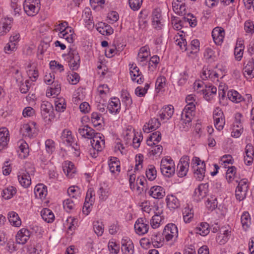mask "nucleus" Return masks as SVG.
Segmentation results:
<instances>
[{
  "mask_svg": "<svg viewBox=\"0 0 254 254\" xmlns=\"http://www.w3.org/2000/svg\"><path fill=\"white\" fill-rule=\"evenodd\" d=\"M91 144L94 150L101 151L104 147L105 140L104 136L100 133L97 134L91 140Z\"/></svg>",
  "mask_w": 254,
  "mask_h": 254,
  "instance_id": "obj_10",
  "label": "nucleus"
},
{
  "mask_svg": "<svg viewBox=\"0 0 254 254\" xmlns=\"http://www.w3.org/2000/svg\"><path fill=\"white\" fill-rule=\"evenodd\" d=\"M193 114L190 113V112H186L183 111L181 115V121L182 124H185L187 126V129L188 128L189 126H190V123L192 119Z\"/></svg>",
  "mask_w": 254,
  "mask_h": 254,
  "instance_id": "obj_42",
  "label": "nucleus"
},
{
  "mask_svg": "<svg viewBox=\"0 0 254 254\" xmlns=\"http://www.w3.org/2000/svg\"><path fill=\"white\" fill-rule=\"evenodd\" d=\"M55 108L57 111L63 112L66 108V103L65 99L61 98H57L55 101Z\"/></svg>",
  "mask_w": 254,
  "mask_h": 254,
  "instance_id": "obj_45",
  "label": "nucleus"
},
{
  "mask_svg": "<svg viewBox=\"0 0 254 254\" xmlns=\"http://www.w3.org/2000/svg\"><path fill=\"white\" fill-rule=\"evenodd\" d=\"M183 19L185 21L189 22L190 26L192 27H194L197 25V20L195 17H194L193 14L189 13L185 15Z\"/></svg>",
  "mask_w": 254,
  "mask_h": 254,
  "instance_id": "obj_51",
  "label": "nucleus"
},
{
  "mask_svg": "<svg viewBox=\"0 0 254 254\" xmlns=\"http://www.w3.org/2000/svg\"><path fill=\"white\" fill-rule=\"evenodd\" d=\"M191 165L195 177L198 181H202L204 178L205 172V164L204 161H201L199 157H194L191 160Z\"/></svg>",
  "mask_w": 254,
  "mask_h": 254,
  "instance_id": "obj_1",
  "label": "nucleus"
},
{
  "mask_svg": "<svg viewBox=\"0 0 254 254\" xmlns=\"http://www.w3.org/2000/svg\"><path fill=\"white\" fill-rule=\"evenodd\" d=\"M16 189L13 186H9L1 191V196L5 199L11 198L16 193Z\"/></svg>",
  "mask_w": 254,
  "mask_h": 254,
  "instance_id": "obj_40",
  "label": "nucleus"
},
{
  "mask_svg": "<svg viewBox=\"0 0 254 254\" xmlns=\"http://www.w3.org/2000/svg\"><path fill=\"white\" fill-rule=\"evenodd\" d=\"M148 222L145 218H138L134 224V229L136 233L139 235L146 234L149 229Z\"/></svg>",
  "mask_w": 254,
  "mask_h": 254,
  "instance_id": "obj_9",
  "label": "nucleus"
},
{
  "mask_svg": "<svg viewBox=\"0 0 254 254\" xmlns=\"http://www.w3.org/2000/svg\"><path fill=\"white\" fill-rule=\"evenodd\" d=\"M53 110V106L50 102L46 101L42 102L41 105V112L44 120H46L48 116H50Z\"/></svg>",
  "mask_w": 254,
  "mask_h": 254,
  "instance_id": "obj_24",
  "label": "nucleus"
},
{
  "mask_svg": "<svg viewBox=\"0 0 254 254\" xmlns=\"http://www.w3.org/2000/svg\"><path fill=\"white\" fill-rule=\"evenodd\" d=\"M82 18L87 24L91 25L93 23V17H92L91 10L89 7H85L82 12Z\"/></svg>",
  "mask_w": 254,
  "mask_h": 254,
  "instance_id": "obj_43",
  "label": "nucleus"
},
{
  "mask_svg": "<svg viewBox=\"0 0 254 254\" xmlns=\"http://www.w3.org/2000/svg\"><path fill=\"white\" fill-rule=\"evenodd\" d=\"M166 200L167 206L170 209H175L180 206L179 200L173 194L168 195Z\"/></svg>",
  "mask_w": 254,
  "mask_h": 254,
  "instance_id": "obj_31",
  "label": "nucleus"
},
{
  "mask_svg": "<svg viewBox=\"0 0 254 254\" xmlns=\"http://www.w3.org/2000/svg\"><path fill=\"white\" fill-rule=\"evenodd\" d=\"M56 30L60 31L59 35L61 38L65 39L69 43L73 42V30L68 26L67 22L64 21L60 23Z\"/></svg>",
  "mask_w": 254,
  "mask_h": 254,
  "instance_id": "obj_4",
  "label": "nucleus"
},
{
  "mask_svg": "<svg viewBox=\"0 0 254 254\" xmlns=\"http://www.w3.org/2000/svg\"><path fill=\"white\" fill-rule=\"evenodd\" d=\"M199 41L198 39L192 40L191 41L190 44V49L191 50V51H190V53H197L199 51Z\"/></svg>",
  "mask_w": 254,
  "mask_h": 254,
  "instance_id": "obj_61",
  "label": "nucleus"
},
{
  "mask_svg": "<svg viewBox=\"0 0 254 254\" xmlns=\"http://www.w3.org/2000/svg\"><path fill=\"white\" fill-rule=\"evenodd\" d=\"M93 229L95 233L98 236H101L104 232V225L102 222L99 221L94 222Z\"/></svg>",
  "mask_w": 254,
  "mask_h": 254,
  "instance_id": "obj_54",
  "label": "nucleus"
},
{
  "mask_svg": "<svg viewBox=\"0 0 254 254\" xmlns=\"http://www.w3.org/2000/svg\"><path fill=\"white\" fill-rule=\"evenodd\" d=\"M31 232L27 229L22 228L17 233L16 240L19 244H24L29 239L31 236Z\"/></svg>",
  "mask_w": 254,
  "mask_h": 254,
  "instance_id": "obj_14",
  "label": "nucleus"
},
{
  "mask_svg": "<svg viewBox=\"0 0 254 254\" xmlns=\"http://www.w3.org/2000/svg\"><path fill=\"white\" fill-rule=\"evenodd\" d=\"M210 230L209 225L206 222L200 223L195 229V233L202 236L208 235Z\"/></svg>",
  "mask_w": 254,
  "mask_h": 254,
  "instance_id": "obj_33",
  "label": "nucleus"
},
{
  "mask_svg": "<svg viewBox=\"0 0 254 254\" xmlns=\"http://www.w3.org/2000/svg\"><path fill=\"white\" fill-rule=\"evenodd\" d=\"M244 28L246 35H252L254 33V22L250 19L246 20Z\"/></svg>",
  "mask_w": 254,
  "mask_h": 254,
  "instance_id": "obj_48",
  "label": "nucleus"
},
{
  "mask_svg": "<svg viewBox=\"0 0 254 254\" xmlns=\"http://www.w3.org/2000/svg\"><path fill=\"white\" fill-rule=\"evenodd\" d=\"M161 140V133L160 131H157L152 133L150 137L147 139L146 142L147 144L150 146H153L155 145V141L157 143L159 142Z\"/></svg>",
  "mask_w": 254,
  "mask_h": 254,
  "instance_id": "obj_38",
  "label": "nucleus"
},
{
  "mask_svg": "<svg viewBox=\"0 0 254 254\" xmlns=\"http://www.w3.org/2000/svg\"><path fill=\"white\" fill-rule=\"evenodd\" d=\"M11 18H2L0 21V35H3L6 34L11 28Z\"/></svg>",
  "mask_w": 254,
  "mask_h": 254,
  "instance_id": "obj_25",
  "label": "nucleus"
},
{
  "mask_svg": "<svg viewBox=\"0 0 254 254\" xmlns=\"http://www.w3.org/2000/svg\"><path fill=\"white\" fill-rule=\"evenodd\" d=\"M208 185L207 184H201L195 189L194 192V196L197 200H201L205 197L208 192Z\"/></svg>",
  "mask_w": 254,
  "mask_h": 254,
  "instance_id": "obj_19",
  "label": "nucleus"
},
{
  "mask_svg": "<svg viewBox=\"0 0 254 254\" xmlns=\"http://www.w3.org/2000/svg\"><path fill=\"white\" fill-rule=\"evenodd\" d=\"M9 140V131L6 127L0 128V151L4 149Z\"/></svg>",
  "mask_w": 254,
  "mask_h": 254,
  "instance_id": "obj_18",
  "label": "nucleus"
},
{
  "mask_svg": "<svg viewBox=\"0 0 254 254\" xmlns=\"http://www.w3.org/2000/svg\"><path fill=\"white\" fill-rule=\"evenodd\" d=\"M61 139L63 142L67 145H72V143H73V138L71 132L67 129L63 130L61 135Z\"/></svg>",
  "mask_w": 254,
  "mask_h": 254,
  "instance_id": "obj_37",
  "label": "nucleus"
},
{
  "mask_svg": "<svg viewBox=\"0 0 254 254\" xmlns=\"http://www.w3.org/2000/svg\"><path fill=\"white\" fill-rule=\"evenodd\" d=\"M79 79L80 76L79 74L74 71L69 73L67 76V80L72 85L76 84L79 82Z\"/></svg>",
  "mask_w": 254,
  "mask_h": 254,
  "instance_id": "obj_55",
  "label": "nucleus"
},
{
  "mask_svg": "<svg viewBox=\"0 0 254 254\" xmlns=\"http://www.w3.org/2000/svg\"><path fill=\"white\" fill-rule=\"evenodd\" d=\"M91 120L94 127H97L101 125L100 122V121H101V115L98 113H92L91 116Z\"/></svg>",
  "mask_w": 254,
  "mask_h": 254,
  "instance_id": "obj_60",
  "label": "nucleus"
},
{
  "mask_svg": "<svg viewBox=\"0 0 254 254\" xmlns=\"http://www.w3.org/2000/svg\"><path fill=\"white\" fill-rule=\"evenodd\" d=\"M160 62V58L157 55L152 56L148 62V68L149 70L153 71Z\"/></svg>",
  "mask_w": 254,
  "mask_h": 254,
  "instance_id": "obj_52",
  "label": "nucleus"
},
{
  "mask_svg": "<svg viewBox=\"0 0 254 254\" xmlns=\"http://www.w3.org/2000/svg\"><path fill=\"white\" fill-rule=\"evenodd\" d=\"M146 176L150 181H153L156 178L157 171L153 165H150L148 166L146 170Z\"/></svg>",
  "mask_w": 254,
  "mask_h": 254,
  "instance_id": "obj_46",
  "label": "nucleus"
},
{
  "mask_svg": "<svg viewBox=\"0 0 254 254\" xmlns=\"http://www.w3.org/2000/svg\"><path fill=\"white\" fill-rule=\"evenodd\" d=\"M40 7V0H25L23 3L24 10L28 16L36 15L39 12Z\"/></svg>",
  "mask_w": 254,
  "mask_h": 254,
  "instance_id": "obj_3",
  "label": "nucleus"
},
{
  "mask_svg": "<svg viewBox=\"0 0 254 254\" xmlns=\"http://www.w3.org/2000/svg\"><path fill=\"white\" fill-rule=\"evenodd\" d=\"M107 109L111 114H118L121 110V103L118 98H112L109 103Z\"/></svg>",
  "mask_w": 254,
  "mask_h": 254,
  "instance_id": "obj_17",
  "label": "nucleus"
},
{
  "mask_svg": "<svg viewBox=\"0 0 254 254\" xmlns=\"http://www.w3.org/2000/svg\"><path fill=\"white\" fill-rule=\"evenodd\" d=\"M103 26H99L97 28L100 33L103 35H110L113 33V29L110 25L105 23H103Z\"/></svg>",
  "mask_w": 254,
  "mask_h": 254,
  "instance_id": "obj_44",
  "label": "nucleus"
},
{
  "mask_svg": "<svg viewBox=\"0 0 254 254\" xmlns=\"http://www.w3.org/2000/svg\"><path fill=\"white\" fill-rule=\"evenodd\" d=\"M122 251L126 254H132L134 251L133 243L128 238L122 241Z\"/></svg>",
  "mask_w": 254,
  "mask_h": 254,
  "instance_id": "obj_22",
  "label": "nucleus"
},
{
  "mask_svg": "<svg viewBox=\"0 0 254 254\" xmlns=\"http://www.w3.org/2000/svg\"><path fill=\"white\" fill-rule=\"evenodd\" d=\"M18 150L17 152L19 157L22 159L27 157L29 152L28 144L23 140H20L18 142Z\"/></svg>",
  "mask_w": 254,
  "mask_h": 254,
  "instance_id": "obj_23",
  "label": "nucleus"
},
{
  "mask_svg": "<svg viewBox=\"0 0 254 254\" xmlns=\"http://www.w3.org/2000/svg\"><path fill=\"white\" fill-rule=\"evenodd\" d=\"M129 66L130 75L132 80L138 84L143 83L144 81L143 75L140 71L139 68L134 64H130Z\"/></svg>",
  "mask_w": 254,
  "mask_h": 254,
  "instance_id": "obj_8",
  "label": "nucleus"
},
{
  "mask_svg": "<svg viewBox=\"0 0 254 254\" xmlns=\"http://www.w3.org/2000/svg\"><path fill=\"white\" fill-rule=\"evenodd\" d=\"M228 98L235 103H240L243 100V97L235 90H230L227 93Z\"/></svg>",
  "mask_w": 254,
  "mask_h": 254,
  "instance_id": "obj_39",
  "label": "nucleus"
},
{
  "mask_svg": "<svg viewBox=\"0 0 254 254\" xmlns=\"http://www.w3.org/2000/svg\"><path fill=\"white\" fill-rule=\"evenodd\" d=\"M41 215L42 219L46 222L52 223L55 220V215L50 209L43 208L41 211Z\"/></svg>",
  "mask_w": 254,
  "mask_h": 254,
  "instance_id": "obj_32",
  "label": "nucleus"
},
{
  "mask_svg": "<svg viewBox=\"0 0 254 254\" xmlns=\"http://www.w3.org/2000/svg\"><path fill=\"white\" fill-rule=\"evenodd\" d=\"M121 98L123 103L126 106V110L128 109L132 103V101L129 93L127 90H122Z\"/></svg>",
  "mask_w": 254,
  "mask_h": 254,
  "instance_id": "obj_36",
  "label": "nucleus"
},
{
  "mask_svg": "<svg viewBox=\"0 0 254 254\" xmlns=\"http://www.w3.org/2000/svg\"><path fill=\"white\" fill-rule=\"evenodd\" d=\"M63 171L64 174L69 178L73 177L76 172V169L74 165L70 161L65 162L64 165L63 166Z\"/></svg>",
  "mask_w": 254,
  "mask_h": 254,
  "instance_id": "obj_27",
  "label": "nucleus"
},
{
  "mask_svg": "<svg viewBox=\"0 0 254 254\" xmlns=\"http://www.w3.org/2000/svg\"><path fill=\"white\" fill-rule=\"evenodd\" d=\"M128 3L131 9L137 10L142 4V0H128Z\"/></svg>",
  "mask_w": 254,
  "mask_h": 254,
  "instance_id": "obj_64",
  "label": "nucleus"
},
{
  "mask_svg": "<svg viewBox=\"0 0 254 254\" xmlns=\"http://www.w3.org/2000/svg\"><path fill=\"white\" fill-rule=\"evenodd\" d=\"M34 192L36 197L44 198L47 194V187L43 184H39L35 187Z\"/></svg>",
  "mask_w": 254,
  "mask_h": 254,
  "instance_id": "obj_26",
  "label": "nucleus"
},
{
  "mask_svg": "<svg viewBox=\"0 0 254 254\" xmlns=\"http://www.w3.org/2000/svg\"><path fill=\"white\" fill-rule=\"evenodd\" d=\"M68 56L69 68L72 70H77L80 64V58L78 52L75 50L70 49Z\"/></svg>",
  "mask_w": 254,
  "mask_h": 254,
  "instance_id": "obj_6",
  "label": "nucleus"
},
{
  "mask_svg": "<svg viewBox=\"0 0 254 254\" xmlns=\"http://www.w3.org/2000/svg\"><path fill=\"white\" fill-rule=\"evenodd\" d=\"M190 157L188 156H182L177 166V174L179 177L186 176L190 167Z\"/></svg>",
  "mask_w": 254,
  "mask_h": 254,
  "instance_id": "obj_5",
  "label": "nucleus"
},
{
  "mask_svg": "<svg viewBox=\"0 0 254 254\" xmlns=\"http://www.w3.org/2000/svg\"><path fill=\"white\" fill-rule=\"evenodd\" d=\"M45 144L47 152L50 154H52L56 148L54 141L51 139H48L46 140Z\"/></svg>",
  "mask_w": 254,
  "mask_h": 254,
  "instance_id": "obj_53",
  "label": "nucleus"
},
{
  "mask_svg": "<svg viewBox=\"0 0 254 254\" xmlns=\"http://www.w3.org/2000/svg\"><path fill=\"white\" fill-rule=\"evenodd\" d=\"M162 235L167 241L172 240L174 237L177 238L178 235L177 227L173 223L167 224L164 229Z\"/></svg>",
  "mask_w": 254,
  "mask_h": 254,
  "instance_id": "obj_7",
  "label": "nucleus"
},
{
  "mask_svg": "<svg viewBox=\"0 0 254 254\" xmlns=\"http://www.w3.org/2000/svg\"><path fill=\"white\" fill-rule=\"evenodd\" d=\"M254 70V60L252 58L251 61L248 62L245 66L243 70L244 74L247 78H252L254 77L253 71Z\"/></svg>",
  "mask_w": 254,
  "mask_h": 254,
  "instance_id": "obj_30",
  "label": "nucleus"
},
{
  "mask_svg": "<svg viewBox=\"0 0 254 254\" xmlns=\"http://www.w3.org/2000/svg\"><path fill=\"white\" fill-rule=\"evenodd\" d=\"M164 237L162 234L154 232L150 237V242L152 243L154 247L160 248L163 246Z\"/></svg>",
  "mask_w": 254,
  "mask_h": 254,
  "instance_id": "obj_20",
  "label": "nucleus"
},
{
  "mask_svg": "<svg viewBox=\"0 0 254 254\" xmlns=\"http://www.w3.org/2000/svg\"><path fill=\"white\" fill-rule=\"evenodd\" d=\"M174 107L172 105H168L167 106L164 107L160 114V117L162 120H169L171 118L174 114Z\"/></svg>",
  "mask_w": 254,
  "mask_h": 254,
  "instance_id": "obj_29",
  "label": "nucleus"
},
{
  "mask_svg": "<svg viewBox=\"0 0 254 254\" xmlns=\"http://www.w3.org/2000/svg\"><path fill=\"white\" fill-rule=\"evenodd\" d=\"M21 130L23 134L28 137L32 136V128L30 124H25L22 125Z\"/></svg>",
  "mask_w": 254,
  "mask_h": 254,
  "instance_id": "obj_58",
  "label": "nucleus"
},
{
  "mask_svg": "<svg viewBox=\"0 0 254 254\" xmlns=\"http://www.w3.org/2000/svg\"><path fill=\"white\" fill-rule=\"evenodd\" d=\"M172 6L176 13L184 16L187 14L186 5L182 1L174 0L172 2Z\"/></svg>",
  "mask_w": 254,
  "mask_h": 254,
  "instance_id": "obj_16",
  "label": "nucleus"
},
{
  "mask_svg": "<svg viewBox=\"0 0 254 254\" xmlns=\"http://www.w3.org/2000/svg\"><path fill=\"white\" fill-rule=\"evenodd\" d=\"M241 220L244 229L246 230L250 227L251 222L250 216L248 212H245L243 213L241 216Z\"/></svg>",
  "mask_w": 254,
  "mask_h": 254,
  "instance_id": "obj_47",
  "label": "nucleus"
},
{
  "mask_svg": "<svg viewBox=\"0 0 254 254\" xmlns=\"http://www.w3.org/2000/svg\"><path fill=\"white\" fill-rule=\"evenodd\" d=\"M7 217L9 223L15 227H19L21 224V221L15 212L11 211L8 213Z\"/></svg>",
  "mask_w": 254,
  "mask_h": 254,
  "instance_id": "obj_35",
  "label": "nucleus"
},
{
  "mask_svg": "<svg viewBox=\"0 0 254 254\" xmlns=\"http://www.w3.org/2000/svg\"><path fill=\"white\" fill-rule=\"evenodd\" d=\"M180 37L179 39L176 40V44L180 47L182 50L186 51L188 50L187 41L182 37V35H180Z\"/></svg>",
  "mask_w": 254,
  "mask_h": 254,
  "instance_id": "obj_59",
  "label": "nucleus"
},
{
  "mask_svg": "<svg viewBox=\"0 0 254 254\" xmlns=\"http://www.w3.org/2000/svg\"><path fill=\"white\" fill-rule=\"evenodd\" d=\"M162 217L159 214H155L151 220V225L153 228H156L159 227L162 220Z\"/></svg>",
  "mask_w": 254,
  "mask_h": 254,
  "instance_id": "obj_56",
  "label": "nucleus"
},
{
  "mask_svg": "<svg viewBox=\"0 0 254 254\" xmlns=\"http://www.w3.org/2000/svg\"><path fill=\"white\" fill-rule=\"evenodd\" d=\"M236 173V168L232 166L231 167L228 168L226 175V178L228 180V182L230 183L232 182L233 177Z\"/></svg>",
  "mask_w": 254,
  "mask_h": 254,
  "instance_id": "obj_63",
  "label": "nucleus"
},
{
  "mask_svg": "<svg viewBox=\"0 0 254 254\" xmlns=\"http://www.w3.org/2000/svg\"><path fill=\"white\" fill-rule=\"evenodd\" d=\"M98 193L100 199L102 201H105L107 199L110 194L109 189L108 188H104L101 187L100 188L98 191Z\"/></svg>",
  "mask_w": 254,
  "mask_h": 254,
  "instance_id": "obj_57",
  "label": "nucleus"
},
{
  "mask_svg": "<svg viewBox=\"0 0 254 254\" xmlns=\"http://www.w3.org/2000/svg\"><path fill=\"white\" fill-rule=\"evenodd\" d=\"M74 205L73 201L71 199L68 198L63 201L64 208L67 212H69L73 209Z\"/></svg>",
  "mask_w": 254,
  "mask_h": 254,
  "instance_id": "obj_62",
  "label": "nucleus"
},
{
  "mask_svg": "<svg viewBox=\"0 0 254 254\" xmlns=\"http://www.w3.org/2000/svg\"><path fill=\"white\" fill-rule=\"evenodd\" d=\"M51 85L49 88V90H50V95H59L61 90V84L59 83V81L57 80L55 81Z\"/></svg>",
  "mask_w": 254,
  "mask_h": 254,
  "instance_id": "obj_50",
  "label": "nucleus"
},
{
  "mask_svg": "<svg viewBox=\"0 0 254 254\" xmlns=\"http://www.w3.org/2000/svg\"><path fill=\"white\" fill-rule=\"evenodd\" d=\"M79 134L83 138L92 139L98 132L89 127L88 125L84 126L79 128L78 130Z\"/></svg>",
  "mask_w": 254,
  "mask_h": 254,
  "instance_id": "obj_13",
  "label": "nucleus"
},
{
  "mask_svg": "<svg viewBox=\"0 0 254 254\" xmlns=\"http://www.w3.org/2000/svg\"><path fill=\"white\" fill-rule=\"evenodd\" d=\"M18 179L20 184L24 188H28L31 184L30 175L26 170H21L19 172Z\"/></svg>",
  "mask_w": 254,
  "mask_h": 254,
  "instance_id": "obj_15",
  "label": "nucleus"
},
{
  "mask_svg": "<svg viewBox=\"0 0 254 254\" xmlns=\"http://www.w3.org/2000/svg\"><path fill=\"white\" fill-rule=\"evenodd\" d=\"M205 89L202 90L203 94L204 95V97L205 99L209 101L212 98V96L215 95L217 92V88L212 85H205Z\"/></svg>",
  "mask_w": 254,
  "mask_h": 254,
  "instance_id": "obj_28",
  "label": "nucleus"
},
{
  "mask_svg": "<svg viewBox=\"0 0 254 254\" xmlns=\"http://www.w3.org/2000/svg\"><path fill=\"white\" fill-rule=\"evenodd\" d=\"M254 148L251 144H247L245 148L244 161L247 166L252 165L254 161Z\"/></svg>",
  "mask_w": 254,
  "mask_h": 254,
  "instance_id": "obj_12",
  "label": "nucleus"
},
{
  "mask_svg": "<svg viewBox=\"0 0 254 254\" xmlns=\"http://www.w3.org/2000/svg\"><path fill=\"white\" fill-rule=\"evenodd\" d=\"M67 193L69 196L77 199L81 196V190L78 187L73 186L68 188Z\"/></svg>",
  "mask_w": 254,
  "mask_h": 254,
  "instance_id": "obj_41",
  "label": "nucleus"
},
{
  "mask_svg": "<svg viewBox=\"0 0 254 254\" xmlns=\"http://www.w3.org/2000/svg\"><path fill=\"white\" fill-rule=\"evenodd\" d=\"M225 32L224 29L221 27L214 28L212 31V37L214 43L221 45L223 42Z\"/></svg>",
  "mask_w": 254,
  "mask_h": 254,
  "instance_id": "obj_11",
  "label": "nucleus"
},
{
  "mask_svg": "<svg viewBox=\"0 0 254 254\" xmlns=\"http://www.w3.org/2000/svg\"><path fill=\"white\" fill-rule=\"evenodd\" d=\"M149 195L155 199L162 198L165 195L164 189L161 186H153L148 191Z\"/></svg>",
  "mask_w": 254,
  "mask_h": 254,
  "instance_id": "obj_21",
  "label": "nucleus"
},
{
  "mask_svg": "<svg viewBox=\"0 0 254 254\" xmlns=\"http://www.w3.org/2000/svg\"><path fill=\"white\" fill-rule=\"evenodd\" d=\"M162 174L168 178L173 176L175 173V165L173 160L168 157L162 159L160 163Z\"/></svg>",
  "mask_w": 254,
  "mask_h": 254,
  "instance_id": "obj_2",
  "label": "nucleus"
},
{
  "mask_svg": "<svg viewBox=\"0 0 254 254\" xmlns=\"http://www.w3.org/2000/svg\"><path fill=\"white\" fill-rule=\"evenodd\" d=\"M183 218L185 223H190L193 217V213L192 209L189 207H185L183 212Z\"/></svg>",
  "mask_w": 254,
  "mask_h": 254,
  "instance_id": "obj_49",
  "label": "nucleus"
},
{
  "mask_svg": "<svg viewBox=\"0 0 254 254\" xmlns=\"http://www.w3.org/2000/svg\"><path fill=\"white\" fill-rule=\"evenodd\" d=\"M108 165L111 173L120 171V162L117 157H111L108 161Z\"/></svg>",
  "mask_w": 254,
  "mask_h": 254,
  "instance_id": "obj_34",
  "label": "nucleus"
}]
</instances>
